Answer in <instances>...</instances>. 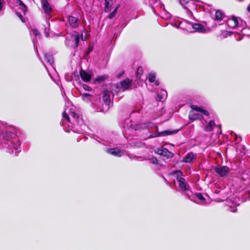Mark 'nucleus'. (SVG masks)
I'll return each instance as SVG.
<instances>
[{
	"instance_id": "nucleus-1",
	"label": "nucleus",
	"mask_w": 250,
	"mask_h": 250,
	"mask_svg": "<svg viewBox=\"0 0 250 250\" xmlns=\"http://www.w3.org/2000/svg\"><path fill=\"white\" fill-rule=\"evenodd\" d=\"M62 117L64 120H66L65 123L64 120L62 121V125L66 132H70L72 130L71 127L69 126V124L75 126H80L83 124L82 118L74 108L69 109L68 114L66 113V109H65L62 113Z\"/></svg>"
},
{
	"instance_id": "nucleus-2",
	"label": "nucleus",
	"mask_w": 250,
	"mask_h": 250,
	"mask_svg": "<svg viewBox=\"0 0 250 250\" xmlns=\"http://www.w3.org/2000/svg\"><path fill=\"white\" fill-rule=\"evenodd\" d=\"M4 138L6 140V144L12 153L17 154L21 151L20 141L15 134L6 132Z\"/></svg>"
},
{
	"instance_id": "nucleus-3",
	"label": "nucleus",
	"mask_w": 250,
	"mask_h": 250,
	"mask_svg": "<svg viewBox=\"0 0 250 250\" xmlns=\"http://www.w3.org/2000/svg\"><path fill=\"white\" fill-rule=\"evenodd\" d=\"M175 26L190 32L196 31L200 33H204L206 32V29L203 25L200 23L192 24L188 22L187 21L179 22L178 25H175Z\"/></svg>"
},
{
	"instance_id": "nucleus-4",
	"label": "nucleus",
	"mask_w": 250,
	"mask_h": 250,
	"mask_svg": "<svg viewBox=\"0 0 250 250\" xmlns=\"http://www.w3.org/2000/svg\"><path fill=\"white\" fill-rule=\"evenodd\" d=\"M180 4L187 10V14L189 16H193V12L197 11V4L194 0H177Z\"/></svg>"
},
{
	"instance_id": "nucleus-5",
	"label": "nucleus",
	"mask_w": 250,
	"mask_h": 250,
	"mask_svg": "<svg viewBox=\"0 0 250 250\" xmlns=\"http://www.w3.org/2000/svg\"><path fill=\"white\" fill-rule=\"evenodd\" d=\"M191 108L192 110L190 111L189 114V118L191 120L194 121L200 119L201 114L206 116L208 115V112L201 107L192 105Z\"/></svg>"
},
{
	"instance_id": "nucleus-6",
	"label": "nucleus",
	"mask_w": 250,
	"mask_h": 250,
	"mask_svg": "<svg viewBox=\"0 0 250 250\" xmlns=\"http://www.w3.org/2000/svg\"><path fill=\"white\" fill-rule=\"evenodd\" d=\"M171 174L175 175L176 180L179 184V187L181 190L186 191L189 190V186L187 183L186 180L182 177V172L180 170L173 171Z\"/></svg>"
},
{
	"instance_id": "nucleus-7",
	"label": "nucleus",
	"mask_w": 250,
	"mask_h": 250,
	"mask_svg": "<svg viewBox=\"0 0 250 250\" xmlns=\"http://www.w3.org/2000/svg\"><path fill=\"white\" fill-rule=\"evenodd\" d=\"M227 23L228 25L231 28H234L239 26H243L246 24V22L241 20L239 21L237 17L234 16L229 19L227 20Z\"/></svg>"
},
{
	"instance_id": "nucleus-8",
	"label": "nucleus",
	"mask_w": 250,
	"mask_h": 250,
	"mask_svg": "<svg viewBox=\"0 0 250 250\" xmlns=\"http://www.w3.org/2000/svg\"><path fill=\"white\" fill-rule=\"evenodd\" d=\"M79 35L76 33H74L71 36V41L73 43L70 44L69 42V40L67 39L65 42V43L68 46H70L71 47H72L73 48H76L78 46L79 43Z\"/></svg>"
},
{
	"instance_id": "nucleus-9",
	"label": "nucleus",
	"mask_w": 250,
	"mask_h": 250,
	"mask_svg": "<svg viewBox=\"0 0 250 250\" xmlns=\"http://www.w3.org/2000/svg\"><path fill=\"white\" fill-rule=\"evenodd\" d=\"M41 3L44 12L49 16L50 15L53 11L51 5L49 4L47 0H42Z\"/></svg>"
},
{
	"instance_id": "nucleus-10",
	"label": "nucleus",
	"mask_w": 250,
	"mask_h": 250,
	"mask_svg": "<svg viewBox=\"0 0 250 250\" xmlns=\"http://www.w3.org/2000/svg\"><path fill=\"white\" fill-rule=\"evenodd\" d=\"M215 172L221 177L227 176L229 171V168L226 166L219 167L215 168Z\"/></svg>"
},
{
	"instance_id": "nucleus-11",
	"label": "nucleus",
	"mask_w": 250,
	"mask_h": 250,
	"mask_svg": "<svg viewBox=\"0 0 250 250\" xmlns=\"http://www.w3.org/2000/svg\"><path fill=\"white\" fill-rule=\"evenodd\" d=\"M80 75L82 80L86 83L89 82L91 79L92 76L91 73L87 72L83 70L80 71Z\"/></svg>"
},
{
	"instance_id": "nucleus-12",
	"label": "nucleus",
	"mask_w": 250,
	"mask_h": 250,
	"mask_svg": "<svg viewBox=\"0 0 250 250\" xmlns=\"http://www.w3.org/2000/svg\"><path fill=\"white\" fill-rule=\"evenodd\" d=\"M106 152L113 155L115 156L121 157L123 154V151L120 149L114 148H107Z\"/></svg>"
},
{
	"instance_id": "nucleus-13",
	"label": "nucleus",
	"mask_w": 250,
	"mask_h": 250,
	"mask_svg": "<svg viewBox=\"0 0 250 250\" xmlns=\"http://www.w3.org/2000/svg\"><path fill=\"white\" fill-rule=\"evenodd\" d=\"M178 132V130H165L159 133H155L151 135V137H156L158 136H167L171 134H175Z\"/></svg>"
},
{
	"instance_id": "nucleus-14",
	"label": "nucleus",
	"mask_w": 250,
	"mask_h": 250,
	"mask_svg": "<svg viewBox=\"0 0 250 250\" xmlns=\"http://www.w3.org/2000/svg\"><path fill=\"white\" fill-rule=\"evenodd\" d=\"M68 21L70 26L72 28H76L79 25L78 19L73 16H69L68 18Z\"/></svg>"
},
{
	"instance_id": "nucleus-15",
	"label": "nucleus",
	"mask_w": 250,
	"mask_h": 250,
	"mask_svg": "<svg viewBox=\"0 0 250 250\" xmlns=\"http://www.w3.org/2000/svg\"><path fill=\"white\" fill-rule=\"evenodd\" d=\"M242 179L245 185L250 187V171L243 173L242 175Z\"/></svg>"
},
{
	"instance_id": "nucleus-16",
	"label": "nucleus",
	"mask_w": 250,
	"mask_h": 250,
	"mask_svg": "<svg viewBox=\"0 0 250 250\" xmlns=\"http://www.w3.org/2000/svg\"><path fill=\"white\" fill-rule=\"evenodd\" d=\"M196 155L192 152L188 153L183 158V162L185 163H190L196 158Z\"/></svg>"
},
{
	"instance_id": "nucleus-17",
	"label": "nucleus",
	"mask_w": 250,
	"mask_h": 250,
	"mask_svg": "<svg viewBox=\"0 0 250 250\" xmlns=\"http://www.w3.org/2000/svg\"><path fill=\"white\" fill-rule=\"evenodd\" d=\"M110 94L109 92L107 91H105L104 92V95L103 96V100L104 102L105 105L107 106V108H109V105L110 103Z\"/></svg>"
},
{
	"instance_id": "nucleus-18",
	"label": "nucleus",
	"mask_w": 250,
	"mask_h": 250,
	"mask_svg": "<svg viewBox=\"0 0 250 250\" xmlns=\"http://www.w3.org/2000/svg\"><path fill=\"white\" fill-rule=\"evenodd\" d=\"M131 83L129 80L122 81L120 83V88L123 91L128 89L131 86Z\"/></svg>"
},
{
	"instance_id": "nucleus-19",
	"label": "nucleus",
	"mask_w": 250,
	"mask_h": 250,
	"mask_svg": "<svg viewBox=\"0 0 250 250\" xmlns=\"http://www.w3.org/2000/svg\"><path fill=\"white\" fill-rule=\"evenodd\" d=\"M167 97V92L166 90L161 89L160 91L158 92L157 98L159 101H163L166 99Z\"/></svg>"
},
{
	"instance_id": "nucleus-20",
	"label": "nucleus",
	"mask_w": 250,
	"mask_h": 250,
	"mask_svg": "<svg viewBox=\"0 0 250 250\" xmlns=\"http://www.w3.org/2000/svg\"><path fill=\"white\" fill-rule=\"evenodd\" d=\"M16 3L21 7V10L24 14H25L27 8L21 0H17Z\"/></svg>"
},
{
	"instance_id": "nucleus-21",
	"label": "nucleus",
	"mask_w": 250,
	"mask_h": 250,
	"mask_svg": "<svg viewBox=\"0 0 250 250\" xmlns=\"http://www.w3.org/2000/svg\"><path fill=\"white\" fill-rule=\"evenodd\" d=\"M105 8L104 9L105 12H107L109 11L110 8L113 4L112 0H104Z\"/></svg>"
},
{
	"instance_id": "nucleus-22",
	"label": "nucleus",
	"mask_w": 250,
	"mask_h": 250,
	"mask_svg": "<svg viewBox=\"0 0 250 250\" xmlns=\"http://www.w3.org/2000/svg\"><path fill=\"white\" fill-rule=\"evenodd\" d=\"M224 14L219 10L216 11L215 14V19L217 21H221L223 19Z\"/></svg>"
},
{
	"instance_id": "nucleus-23",
	"label": "nucleus",
	"mask_w": 250,
	"mask_h": 250,
	"mask_svg": "<svg viewBox=\"0 0 250 250\" xmlns=\"http://www.w3.org/2000/svg\"><path fill=\"white\" fill-rule=\"evenodd\" d=\"M44 59L45 60L48 62L50 65H52V64L53 62V58L52 55L44 54Z\"/></svg>"
},
{
	"instance_id": "nucleus-24",
	"label": "nucleus",
	"mask_w": 250,
	"mask_h": 250,
	"mask_svg": "<svg viewBox=\"0 0 250 250\" xmlns=\"http://www.w3.org/2000/svg\"><path fill=\"white\" fill-rule=\"evenodd\" d=\"M158 154L160 155H167V157H171L172 154L169 151H168L167 149L165 148H163L160 150H158Z\"/></svg>"
},
{
	"instance_id": "nucleus-25",
	"label": "nucleus",
	"mask_w": 250,
	"mask_h": 250,
	"mask_svg": "<svg viewBox=\"0 0 250 250\" xmlns=\"http://www.w3.org/2000/svg\"><path fill=\"white\" fill-rule=\"evenodd\" d=\"M214 125L215 123L213 121H209L206 127V130L208 131H211L213 129V127L214 126Z\"/></svg>"
},
{
	"instance_id": "nucleus-26",
	"label": "nucleus",
	"mask_w": 250,
	"mask_h": 250,
	"mask_svg": "<svg viewBox=\"0 0 250 250\" xmlns=\"http://www.w3.org/2000/svg\"><path fill=\"white\" fill-rule=\"evenodd\" d=\"M82 98L83 100L88 102L91 100V95L88 93H83L81 94Z\"/></svg>"
},
{
	"instance_id": "nucleus-27",
	"label": "nucleus",
	"mask_w": 250,
	"mask_h": 250,
	"mask_svg": "<svg viewBox=\"0 0 250 250\" xmlns=\"http://www.w3.org/2000/svg\"><path fill=\"white\" fill-rule=\"evenodd\" d=\"M107 78V77L106 75L99 76L95 79V82H101L105 80Z\"/></svg>"
},
{
	"instance_id": "nucleus-28",
	"label": "nucleus",
	"mask_w": 250,
	"mask_h": 250,
	"mask_svg": "<svg viewBox=\"0 0 250 250\" xmlns=\"http://www.w3.org/2000/svg\"><path fill=\"white\" fill-rule=\"evenodd\" d=\"M232 34V33L230 31H223L221 34V37L225 38L228 36H230Z\"/></svg>"
},
{
	"instance_id": "nucleus-29",
	"label": "nucleus",
	"mask_w": 250,
	"mask_h": 250,
	"mask_svg": "<svg viewBox=\"0 0 250 250\" xmlns=\"http://www.w3.org/2000/svg\"><path fill=\"white\" fill-rule=\"evenodd\" d=\"M161 16L162 18L166 20L169 19L171 17L170 14L168 13H167L166 11H164L161 14Z\"/></svg>"
},
{
	"instance_id": "nucleus-30",
	"label": "nucleus",
	"mask_w": 250,
	"mask_h": 250,
	"mask_svg": "<svg viewBox=\"0 0 250 250\" xmlns=\"http://www.w3.org/2000/svg\"><path fill=\"white\" fill-rule=\"evenodd\" d=\"M155 78H156V76H155V75L154 73H150L148 76V81L150 83L154 82Z\"/></svg>"
},
{
	"instance_id": "nucleus-31",
	"label": "nucleus",
	"mask_w": 250,
	"mask_h": 250,
	"mask_svg": "<svg viewBox=\"0 0 250 250\" xmlns=\"http://www.w3.org/2000/svg\"><path fill=\"white\" fill-rule=\"evenodd\" d=\"M195 196L200 200L202 203L204 202L205 201V199L204 197H203L202 193H197L195 194Z\"/></svg>"
},
{
	"instance_id": "nucleus-32",
	"label": "nucleus",
	"mask_w": 250,
	"mask_h": 250,
	"mask_svg": "<svg viewBox=\"0 0 250 250\" xmlns=\"http://www.w3.org/2000/svg\"><path fill=\"white\" fill-rule=\"evenodd\" d=\"M143 68L142 67H138L137 69V77L140 78L143 74Z\"/></svg>"
},
{
	"instance_id": "nucleus-33",
	"label": "nucleus",
	"mask_w": 250,
	"mask_h": 250,
	"mask_svg": "<svg viewBox=\"0 0 250 250\" xmlns=\"http://www.w3.org/2000/svg\"><path fill=\"white\" fill-rule=\"evenodd\" d=\"M118 8V7H117L115 8V9L110 14V15H109V18L110 19H112L115 16Z\"/></svg>"
},
{
	"instance_id": "nucleus-34",
	"label": "nucleus",
	"mask_w": 250,
	"mask_h": 250,
	"mask_svg": "<svg viewBox=\"0 0 250 250\" xmlns=\"http://www.w3.org/2000/svg\"><path fill=\"white\" fill-rule=\"evenodd\" d=\"M32 32H33L34 35L36 37L40 36V34L39 31L37 29H32Z\"/></svg>"
},
{
	"instance_id": "nucleus-35",
	"label": "nucleus",
	"mask_w": 250,
	"mask_h": 250,
	"mask_svg": "<svg viewBox=\"0 0 250 250\" xmlns=\"http://www.w3.org/2000/svg\"><path fill=\"white\" fill-rule=\"evenodd\" d=\"M248 30H249V29L244 28V29H243L242 31H243L244 34H245L246 35H247L248 36H250V32H247Z\"/></svg>"
},
{
	"instance_id": "nucleus-36",
	"label": "nucleus",
	"mask_w": 250,
	"mask_h": 250,
	"mask_svg": "<svg viewBox=\"0 0 250 250\" xmlns=\"http://www.w3.org/2000/svg\"><path fill=\"white\" fill-rule=\"evenodd\" d=\"M4 2V0H0V11L2 9Z\"/></svg>"
},
{
	"instance_id": "nucleus-37",
	"label": "nucleus",
	"mask_w": 250,
	"mask_h": 250,
	"mask_svg": "<svg viewBox=\"0 0 250 250\" xmlns=\"http://www.w3.org/2000/svg\"><path fill=\"white\" fill-rule=\"evenodd\" d=\"M83 87L85 90L87 91H90L91 90V87L86 84L83 85Z\"/></svg>"
},
{
	"instance_id": "nucleus-38",
	"label": "nucleus",
	"mask_w": 250,
	"mask_h": 250,
	"mask_svg": "<svg viewBox=\"0 0 250 250\" xmlns=\"http://www.w3.org/2000/svg\"><path fill=\"white\" fill-rule=\"evenodd\" d=\"M236 205H234V206H235ZM230 208V211L231 212H236L237 211V209L236 208H234V207H232L231 206H229Z\"/></svg>"
},
{
	"instance_id": "nucleus-39",
	"label": "nucleus",
	"mask_w": 250,
	"mask_h": 250,
	"mask_svg": "<svg viewBox=\"0 0 250 250\" xmlns=\"http://www.w3.org/2000/svg\"><path fill=\"white\" fill-rule=\"evenodd\" d=\"M158 161L156 158H153L151 160V163L154 164H157Z\"/></svg>"
},
{
	"instance_id": "nucleus-40",
	"label": "nucleus",
	"mask_w": 250,
	"mask_h": 250,
	"mask_svg": "<svg viewBox=\"0 0 250 250\" xmlns=\"http://www.w3.org/2000/svg\"><path fill=\"white\" fill-rule=\"evenodd\" d=\"M44 34L46 37H48L49 35L48 30L45 28L44 29Z\"/></svg>"
},
{
	"instance_id": "nucleus-41",
	"label": "nucleus",
	"mask_w": 250,
	"mask_h": 250,
	"mask_svg": "<svg viewBox=\"0 0 250 250\" xmlns=\"http://www.w3.org/2000/svg\"><path fill=\"white\" fill-rule=\"evenodd\" d=\"M154 82H155V84L156 85H158L159 84V83L158 81H155Z\"/></svg>"
},
{
	"instance_id": "nucleus-42",
	"label": "nucleus",
	"mask_w": 250,
	"mask_h": 250,
	"mask_svg": "<svg viewBox=\"0 0 250 250\" xmlns=\"http://www.w3.org/2000/svg\"><path fill=\"white\" fill-rule=\"evenodd\" d=\"M81 39H82V40L84 41V40H85L86 39V38H85V37H84H84H83V35H82V36H81Z\"/></svg>"
},
{
	"instance_id": "nucleus-43",
	"label": "nucleus",
	"mask_w": 250,
	"mask_h": 250,
	"mask_svg": "<svg viewBox=\"0 0 250 250\" xmlns=\"http://www.w3.org/2000/svg\"><path fill=\"white\" fill-rule=\"evenodd\" d=\"M19 17L20 18V19H21V20H22V19L23 18L22 16L20 14V15H19Z\"/></svg>"
},
{
	"instance_id": "nucleus-44",
	"label": "nucleus",
	"mask_w": 250,
	"mask_h": 250,
	"mask_svg": "<svg viewBox=\"0 0 250 250\" xmlns=\"http://www.w3.org/2000/svg\"><path fill=\"white\" fill-rule=\"evenodd\" d=\"M156 127L157 128V130H158V127L157 126H156Z\"/></svg>"
}]
</instances>
